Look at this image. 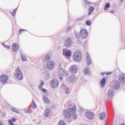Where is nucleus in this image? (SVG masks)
Masks as SVG:
<instances>
[{"label": "nucleus", "mask_w": 125, "mask_h": 125, "mask_svg": "<svg viewBox=\"0 0 125 125\" xmlns=\"http://www.w3.org/2000/svg\"><path fill=\"white\" fill-rule=\"evenodd\" d=\"M0 125H3V123L1 121H0Z\"/></svg>", "instance_id": "nucleus-51"}, {"label": "nucleus", "mask_w": 125, "mask_h": 125, "mask_svg": "<svg viewBox=\"0 0 125 125\" xmlns=\"http://www.w3.org/2000/svg\"><path fill=\"white\" fill-rule=\"evenodd\" d=\"M86 117L88 120H94L95 118V114L93 112L87 111L86 112Z\"/></svg>", "instance_id": "nucleus-8"}, {"label": "nucleus", "mask_w": 125, "mask_h": 125, "mask_svg": "<svg viewBox=\"0 0 125 125\" xmlns=\"http://www.w3.org/2000/svg\"><path fill=\"white\" fill-rule=\"evenodd\" d=\"M46 76L45 77V79H46Z\"/></svg>", "instance_id": "nucleus-57"}, {"label": "nucleus", "mask_w": 125, "mask_h": 125, "mask_svg": "<svg viewBox=\"0 0 125 125\" xmlns=\"http://www.w3.org/2000/svg\"><path fill=\"white\" fill-rule=\"evenodd\" d=\"M47 77H50V76L49 75V73H48V74H47Z\"/></svg>", "instance_id": "nucleus-54"}, {"label": "nucleus", "mask_w": 125, "mask_h": 125, "mask_svg": "<svg viewBox=\"0 0 125 125\" xmlns=\"http://www.w3.org/2000/svg\"><path fill=\"white\" fill-rule=\"evenodd\" d=\"M59 67H61V64L59 63Z\"/></svg>", "instance_id": "nucleus-56"}, {"label": "nucleus", "mask_w": 125, "mask_h": 125, "mask_svg": "<svg viewBox=\"0 0 125 125\" xmlns=\"http://www.w3.org/2000/svg\"><path fill=\"white\" fill-rule=\"evenodd\" d=\"M16 78L19 80L20 81H22L23 80V74L22 73V71L20 70V68L18 67L16 69V74H15Z\"/></svg>", "instance_id": "nucleus-2"}, {"label": "nucleus", "mask_w": 125, "mask_h": 125, "mask_svg": "<svg viewBox=\"0 0 125 125\" xmlns=\"http://www.w3.org/2000/svg\"><path fill=\"white\" fill-rule=\"evenodd\" d=\"M27 31V30L25 29H20L19 30V34H20L21 33H22V32H24V31Z\"/></svg>", "instance_id": "nucleus-42"}, {"label": "nucleus", "mask_w": 125, "mask_h": 125, "mask_svg": "<svg viewBox=\"0 0 125 125\" xmlns=\"http://www.w3.org/2000/svg\"><path fill=\"white\" fill-rule=\"evenodd\" d=\"M80 110L81 112H83V108L80 107Z\"/></svg>", "instance_id": "nucleus-48"}, {"label": "nucleus", "mask_w": 125, "mask_h": 125, "mask_svg": "<svg viewBox=\"0 0 125 125\" xmlns=\"http://www.w3.org/2000/svg\"><path fill=\"white\" fill-rule=\"evenodd\" d=\"M43 99L44 102H45V103H47V104H48L49 103V99L46 96H43Z\"/></svg>", "instance_id": "nucleus-27"}, {"label": "nucleus", "mask_w": 125, "mask_h": 125, "mask_svg": "<svg viewBox=\"0 0 125 125\" xmlns=\"http://www.w3.org/2000/svg\"><path fill=\"white\" fill-rule=\"evenodd\" d=\"M19 49V44L15 43L12 45V50L13 52H17Z\"/></svg>", "instance_id": "nucleus-12"}, {"label": "nucleus", "mask_w": 125, "mask_h": 125, "mask_svg": "<svg viewBox=\"0 0 125 125\" xmlns=\"http://www.w3.org/2000/svg\"><path fill=\"white\" fill-rule=\"evenodd\" d=\"M8 81V77L6 75H2L0 77V82L1 83H6Z\"/></svg>", "instance_id": "nucleus-10"}, {"label": "nucleus", "mask_w": 125, "mask_h": 125, "mask_svg": "<svg viewBox=\"0 0 125 125\" xmlns=\"http://www.w3.org/2000/svg\"><path fill=\"white\" fill-rule=\"evenodd\" d=\"M63 114L65 118H67L68 119L70 118L72 116V113L66 109L63 110Z\"/></svg>", "instance_id": "nucleus-14"}, {"label": "nucleus", "mask_w": 125, "mask_h": 125, "mask_svg": "<svg viewBox=\"0 0 125 125\" xmlns=\"http://www.w3.org/2000/svg\"><path fill=\"white\" fill-rule=\"evenodd\" d=\"M105 74H106V73H105V72H102V73H101V75H102V76H104V75H105Z\"/></svg>", "instance_id": "nucleus-49"}, {"label": "nucleus", "mask_w": 125, "mask_h": 125, "mask_svg": "<svg viewBox=\"0 0 125 125\" xmlns=\"http://www.w3.org/2000/svg\"><path fill=\"white\" fill-rule=\"evenodd\" d=\"M64 84H62V85H63Z\"/></svg>", "instance_id": "nucleus-59"}, {"label": "nucleus", "mask_w": 125, "mask_h": 125, "mask_svg": "<svg viewBox=\"0 0 125 125\" xmlns=\"http://www.w3.org/2000/svg\"><path fill=\"white\" fill-rule=\"evenodd\" d=\"M39 89H40V90L42 91L43 93H46L47 92V90L43 88L42 86H39Z\"/></svg>", "instance_id": "nucleus-28"}, {"label": "nucleus", "mask_w": 125, "mask_h": 125, "mask_svg": "<svg viewBox=\"0 0 125 125\" xmlns=\"http://www.w3.org/2000/svg\"><path fill=\"white\" fill-rule=\"evenodd\" d=\"M119 80L123 84H125V77L124 74H121L120 75Z\"/></svg>", "instance_id": "nucleus-17"}, {"label": "nucleus", "mask_w": 125, "mask_h": 125, "mask_svg": "<svg viewBox=\"0 0 125 125\" xmlns=\"http://www.w3.org/2000/svg\"><path fill=\"white\" fill-rule=\"evenodd\" d=\"M8 124L9 125H14V123H13V121H11V120H10V119L8 120Z\"/></svg>", "instance_id": "nucleus-39"}, {"label": "nucleus", "mask_w": 125, "mask_h": 125, "mask_svg": "<svg viewBox=\"0 0 125 125\" xmlns=\"http://www.w3.org/2000/svg\"><path fill=\"white\" fill-rule=\"evenodd\" d=\"M94 11V7L91 6L89 8V12L88 13V15H91L93 12Z\"/></svg>", "instance_id": "nucleus-25"}, {"label": "nucleus", "mask_w": 125, "mask_h": 125, "mask_svg": "<svg viewBox=\"0 0 125 125\" xmlns=\"http://www.w3.org/2000/svg\"><path fill=\"white\" fill-rule=\"evenodd\" d=\"M76 80H77V77L74 75H71L70 76L69 78V81L70 83H75L76 82Z\"/></svg>", "instance_id": "nucleus-18"}, {"label": "nucleus", "mask_w": 125, "mask_h": 125, "mask_svg": "<svg viewBox=\"0 0 125 125\" xmlns=\"http://www.w3.org/2000/svg\"><path fill=\"white\" fill-rule=\"evenodd\" d=\"M2 114L3 115H5V113H4V112H2Z\"/></svg>", "instance_id": "nucleus-55"}, {"label": "nucleus", "mask_w": 125, "mask_h": 125, "mask_svg": "<svg viewBox=\"0 0 125 125\" xmlns=\"http://www.w3.org/2000/svg\"><path fill=\"white\" fill-rule=\"evenodd\" d=\"M86 25H87V26H90L91 25V21L87 20L86 21Z\"/></svg>", "instance_id": "nucleus-36"}, {"label": "nucleus", "mask_w": 125, "mask_h": 125, "mask_svg": "<svg viewBox=\"0 0 125 125\" xmlns=\"http://www.w3.org/2000/svg\"><path fill=\"white\" fill-rule=\"evenodd\" d=\"M64 42L66 47H70L72 44V39H71V37H67L64 40Z\"/></svg>", "instance_id": "nucleus-6"}, {"label": "nucleus", "mask_w": 125, "mask_h": 125, "mask_svg": "<svg viewBox=\"0 0 125 125\" xmlns=\"http://www.w3.org/2000/svg\"><path fill=\"white\" fill-rule=\"evenodd\" d=\"M59 85V81L57 79H53L51 81V86L52 88H56Z\"/></svg>", "instance_id": "nucleus-7"}, {"label": "nucleus", "mask_w": 125, "mask_h": 125, "mask_svg": "<svg viewBox=\"0 0 125 125\" xmlns=\"http://www.w3.org/2000/svg\"><path fill=\"white\" fill-rule=\"evenodd\" d=\"M69 89H70L69 87H66L65 89L64 90L66 94H70V90Z\"/></svg>", "instance_id": "nucleus-33"}, {"label": "nucleus", "mask_w": 125, "mask_h": 125, "mask_svg": "<svg viewBox=\"0 0 125 125\" xmlns=\"http://www.w3.org/2000/svg\"><path fill=\"white\" fill-rule=\"evenodd\" d=\"M85 60L87 66H89L92 62V61H91V59H90V57H89V54H88V52L86 53Z\"/></svg>", "instance_id": "nucleus-13"}, {"label": "nucleus", "mask_w": 125, "mask_h": 125, "mask_svg": "<svg viewBox=\"0 0 125 125\" xmlns=\"http://www.w3.org/2000/svg\"><path fill=\"white\" fill-rule=\"evenodd\" d=\"M32 108H36V107L37 106V105L36 104V103H35L34 101H32Z\"/></svg>", "instance_id": "nucleus-38"}, {"label": "nucleus", "mask_w": 125, "mask_h": 125, "mask_svg": "<svg viewBox=\"0 0 125 125\" xmlns=\"http://www.w3.org/2000/svg\"><path fill=\"white\" fill-rule=\"evenodd\" d=\"M105 74L107 76H109V75H111V74H112V72H106Z\"/></svg>", "instance_id": "nucleus-47"}, {"label": "nucleus", "mask_w": 125, "mask_h": 125, "mask_svg": "<svg viewBox=\"0 0 125 125\" xmlns=\"http://www.w3.org/2000/svg\"><path fill=\"white\" fill-rule=\"evenodd\" d=\"M110 7V3H106L104 7V10H108V8Z\"/></svg>", "instance_id": "nucleus-29"}, {"label": "nucleus", "mask_w": 125, "mask_h": 125, "mask_svg": "<svg viewBox=\"0 0 125 125\" xmlns=\"http://www.w3.org/2000/svg\"><path fill=\"white\" fill-rule=\"evenodd\" d=\"M0 112H1V111L0 110Z\"/></svg>", "instance_id": "nucleus-58"}, {"label": "nucleus", "mask_w": 125, "mask_h": 125, "mask_svg": "<svg viewBox=\"0 0 125 125\" xmlns=\"http://www.w3.org/2000/svg\"><path fill=\"white\" fill-rule=\"evenodd\" d=\"M71 115H72L73 118V119H74V120H77L78 119V116L77 115V113L74 112L71 114Z\"/></svg>", "instance_id": "nucleus-34"}, {"label": "nucleus", "mask_w": 125, "mask_h": 125, "mask_svg": "<svg viewBox=\"0 0 125 125\" xmlns=\"http://www.w3.org/2000/svg\"><path fill=\"white\" fill-rule=\"evenodd\" d=\"M85 1H86L85 3H86V4H88V5H89V4H92V2H89V1H87V0H85Z\"/></svg>", "instance_id": "nucleus-43"}, {"label": "nucleus", "mask_w": 125, "mask_h": 125, "mask_svg": "<svg viewBox=\"0 0 125 125\" xmlns=\"http://www.w3.org/2000/svg\"><path fill=\"white\" fill-rule=\"evenodd\" d=\"M43 84H44V82H43V81H42V82H41V84L39 85V86H42V85H43Z\"/></svg>", "instance_id": "nucleus-46"}, {"label": "nucleus", "mask_w": 125, "mask_h": 125, "mask_svg": "<svg viewBox=\"0 0 125 125\" xmlns=\"http://www.w3.org/2000/svg\"><path fill=\"white\" fill-rule=\"evenodd\" d=\"M17 119H16V118H12L11 119V121H12V122H13V123H15L16 122V120H17Z\"/></svg>", "instance_id": "nucleus-44"}, {"label": "nucleus", "mask_w": 125, "mask_h": 125, "mask_svg": "<svg viewBox=\"0 0 125 125\" xmlns=\"http://www.w3.org/2000/svg\"><path fill=\"white\" fill-rule=\"evenodd\" d=\"M2 45L3 46V47L6 48V49H10V46L5 45L4 42L2 43Z\"/></svg>", "instance_id": "nucleus-32"}, {"label": "nucleus", "mask_w": 125, "mask_h": 125, "mask_svg": "<svg viewBox=\"0 0 125 125\" xmlns=\"http://www.w3.org/2000/svg\"><path fill=\"white\" fill-rule=\"evenodd\" d=\"M16 12H17V8H16L14 10L13 12H12L11 14L13 16H15L16 14Z\"/></svg>", "instance_id": "nucleus-37"}, {"label": "nucleus", "mask_w": 125, "mask_h": 125, "mask_svg": "<svg viewBox=\"0 0 125 125\" xmlns=\"http://www.w3.org/2000/svg\"><path fill=\"white\" fill-rule=\"evenodd\" d=\"M71 27H70V26H68V27H67V32H70V31H71Z\"/></svg>", "instance_id": "nucleus-45"}, {"label": "nucleus", "mask_w": 125, "mask_h": 125, "mask_svg": "<svg viewBox=\"0 0 125 125\" xmlns=\"http://www.w3.org/2000/svg\"><path fill=\"white\" fill-rule=\"evenodd\" d=\"M83 58V55L80 51L75 52L73 54V59L76 62H79Z\"/></svg>", "instance_id": "nucleus-1"}, {"label": "nucleus", "mask_w": 125, "mask_h": 125, "mask_svg": "<svg viewBox=\"0 0 125 125\" xmlns=\"http://www.w3.org/2000/svg\"><path fill=\"white\" fill-rule=\"evenodd\" d=\"M62 54L63 56H65L66 58H69L70 56H71L72 55V51L71 50H67L65 51V50H63Z\"/></svg>", "instance_id": "nucleus-11"}, {"label": "nucleus", "mask_w": 125, "mask_h": 125, "mask_svg": "<svg viewBox=\"0 0 125 125\" xmlns=\"http://www.w3.org/2000/svg\"><path fill=\"white\" fill-rule=\"evenodd\" d=\"M59 73L60 76H62L63 77H66V76H68V75H69L68 71H66L65 69L62 67H60L59 69Z\"/></svg>", "instance_id": "nucleus-5"}, {"label": "nucleus", "mask_w": 125, "mask_h": 125, "mask_svg": "<svg viewBox=\"0 0 125 125\" xmlns=\"http://www.w3.org/2000/svg\"><path fill=\"white\" fill-rule=\"evenodd\" d=\"M21 56L22 61H23V62L27 61V58L26 57V55L21 54Z\"/></svg>", "instance_id": "nucleus-26"}, {"label": "nucleus", "mask_w": 125, "mask_h": 125, "mask_svg": "<svg viewBox=\"0 0 125 125\" xmlns=\"http://www.w3.org/2000/svg\"><path fill=\"white\" fill-rule=\"evenodd\" d=\"M11 110L12 111V112H14L15 113H17V114L19 113V111L15 107H12L11 108Z\"/></svg>", "instance_id": "nucleus-31"}, {"label": "nucleus", "mask_w": 125, "mask_h": 125, "mask_svg": "<svg viewBox=\"0 0 125 125\" xmlns=\"http://www.w3.org/2000/svg\"><path fill=\"white\" fill-rule=\"evenodd\" d=\"M55 67V62L53 61H48L47 63V68L48 70H52Z\"/></svg>", "instance_id": "nucleus-9"}, {"label": "nucleus", "mask_w": 125, "mask_h": 125, "mask_svg": "<svg viewBox=\"0 0 125 125\" xmlns=\"http://www.w3.org/2000/svg\"><path fill=\"white\" fill-rule=\"evenodd\" d=\"M121 87V82L116 80L114 82L113 84L111 86V88L113 90H118Z\"/></svg>", "instance_id": "nucleus-3"}, {"label": "nucleus", "mask_w": 125, "mask_h": 125, "mask_svg": "<svg viewBox=\"0 0 125 125\" xmlns=\"http://www.w3.org/2000/svg\"><path fill=\"white\" fill-rule=\"evenodd\" d=\"M68 111L71 113L73 114L77 111V106L76 105L73 106L72 108H68Z\"/></svg>", "instance_id": "nucleus-19"}, {"label": "nucleus", "mask_w": 125, "mask_h": 125, "mask_svg": "<svg viewBox=\"0 0 125 125\" xmlns=\"http://www.w3.org/2000/svg\"><path fill=\"white\" fill-rule=\"evenodd\" d=\"M70 71L73 73H77L78 72V65H72L70 67Z\"/></svg>", "instance_id": "nucleus-21"}, {"label": "nucleus", "mask_w": 125, "mask_h": 125, "mask_svg": "<svg viewBox=\"0 0 125 125\" xmlns=\"http://www.w3.org/2000/svg\"><path fill=\"white\" fill-rule=\"evenodd\" d=\"M124 1L125 0H120L121 2L122 3L124 2Z\"/></svg>", "instance_id": "nucleus-52"}, {"label": "nucleus", "mask_w": 125, "mask_h": 125, "mask_svg": "<svg viewBox=\"0 0 125 125\" xmlns=\"http://www.w3.org/2000/svg\"><path fill=\"white\" fill-rule=\"evenodd\" d=\"M106 81H107V79H106V77H104L102 79V80L100 83V84L101 85V88H104V87H105V85H106Z\"/></svg>", "instance_id": "nucleus-15"}, {"label": "nucleus", "mask_w": 125, "mask_h": 125, "mask_svg": "<svg viewBox=\"0 0 125 125\" xmlns=\"http://www.w3.org/2000/svg\"><path fill=\"white\" fill-rule=\"evenodd\" d=\"M80 35L82 39H86L87 38V36H88V33L87 32V30L85 29H82L80 32Z\"/></svg>", "instance_id": "nucleus-4"}, {"label": "nucleus", "mask_w": 125, "mask_h": 125, "mask_svg": "<svg viewBox=\"0 0 125 125\" xmlns=\"http://www.w3.org/2000/svg\"><path fill=\"white\" fill-rule=\"evenodd\" d=\"M107 96L109 99L112 100L113 97H114V92H113V90L108 89L107 91Z\"/></svg>", "instance_id": "nucleus-16"}, {"label": "nucleus", "mask_w": 125, "mask_h": 125, "mask_svg": "<svg viewBox=\"0 0 125 125\" xmlns=\"http://www.w3.org/2000/svg\"><path fill=\"white\" fill-rule=\"evenodd\" d=\"M25 112L26 113H32V110L29 108H27L26 109Z\"/></svg>", "instance_id": "nucleus-40"}, {"label": "nucleus", "mask_w": 125, "mask_h": 125, "mask_svg": "<svg viewBox=\"0 0 125 125\" xmlns=\"http://www.w3.org/2000/svg\"><path fill=\"white\" fill-rule=\"evenodd\" d=\"M84 18V16L82 17H80V18H78L77 19V21H81V20H83Z\"/></svg>", "instance_id": "nucleus-41"}, {"label": "nucleus", "mask_w": 125, "mask_h": 125, "mask_svg": "<svg viewBox=\"0 0 125 125\" xmlns=\"http://www.w3.org/2000/svg\"><path fill=\"white\" fill-rule=\"evenodd\" d=\"M84 74H85V75H88L89 76H90V75H91L90 69H89V67H85L84 69Z\"/></svg>", "instance_id": "nucleus-22"}, {"label": "nucleus", "mask_w": 125, "mask_h": 125, "mask_svg": "<svg viewBox=\"0 0 125 125\" xmlns=\"http://www.w3.org/2000/svg\"><path fill=\"white\" fill-rule=\"evenodd\" d=\"M51 114V110L49 108H47L45 111V116L46 117H49Z\"/></svg>", "instance_id": "nucleus-24"}, {"label": "nucleus", "mask_w": 125, "mask_h": 125, "mask_svg": "<svg viewBox=\"0 0 125 125\" xmlns=\"http://www.w3.org/2000/svg\"><path fill=\"white\" fill-rule=\"evenodd\" d=\"M73 34L75 36L76 39H77V40H79V39H80V36H81V35L80 34V33H79V31L78 30H74Z\"/></svg>", "instance_id": "nucleus-23"}, {"label": "nucleus", "mask_w": 125, "mask_h": 125, "mask_svg": "<svg viewBox=\"0 0 125 125\" xmlns=\"http://www.w3.org/2000/svg\"><path fill=\"white\" fill-rule=\"evenodd\" d=\"M59 79H60V80H63V77L60 75Z\"/></svg>", "instance_id": "nucleus-50"}, {"label": "nucleus", "mask_w": 125, "mask_h": 125, "mask_svg": "<svg viewBox=\"0 0 125 125\" xmlns=\"http://www.w3.org/2000/svg\"><path fill=\"white\" fill-rule=\"evenodd\" d=\"M50 57L48 55H46L44 58V61L45 62H46V61H48V60H50Z\"/></svg>", "instance_id": "nucleus-30"}, {"label": "nucleus", "mask_w": 125, "mask_h": 125, "mask_svg": "<svg viewBox=\"0 0 125 125\" xmlns=\"http://www.w3.org/2000/svg\"><path fill=\"white\" fill-rule=\"evenodd\" d=\"M110 12H111V13H114V11H113V10H111V11H110Z\"/></svg>", "instance_id": "nucleus-53"}, {"label": "nucleus", "mask_w": 125, "mask_h": 125, "mask_svg": "<svg viewBox=\"0 0 125 125\" xmlns=\"http://www.w3.org/2000/svg\"><path fill=\"white\" fill-rule=\"evenodd\" d=\"M59 125H66V123L64 121L61 120L59 122Z\"/></svg>", "instance_id": "nucleus-35"}, {"label": "nucleus", "mask_w": 125, "mask_h": 125, "mask_svg": "<svg viewBox=\"0 0 125 125\" xmlns=\"http://www.w3.org/2000/svg\"><path fill=\"white\" fill-rule=\"evenodd\" d=\"M106 112H102L99 115V118L100 120L103 121V120H104L105 118H106Z\"/></svg>", "instance_id": "nucleus-20"}]
</instances>
